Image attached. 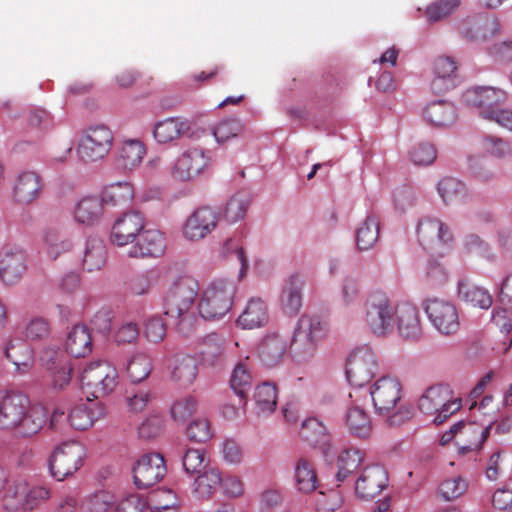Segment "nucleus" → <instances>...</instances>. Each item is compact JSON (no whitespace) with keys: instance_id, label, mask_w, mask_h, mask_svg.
I'll use <instances>...</instances> for the list:
<instances>
[{"instance_id":"nucleus-1","label":"nucleus","mask_w":512,"mask_h":512,"mask_svg":"<svg viewBox=\"0 0 512 512\" xmlns=\"http://www.w3.org/2000/svg\"><path fill=\"white\" fill-rule=\"evenodd\" d=\"M47 410L32 403L28 395L17 390L0 391V430L21 438L38 434L47 423Z\"/></svg>"},{"instance_id":"nucleus-2","label":"nucleus","mask_w":512,"mask_h":512,"mask_svg":"<svg viewBox=\"0 0 512 512\" xmlns=\"http://www.w3.org/2000/svg\"><path fill=\"white\" fill-rule=\"evenodd\" d=\"M199 290L198 282L189 276L176 279L168 289L164 299V310L178 331L188 335L194 326L196 317L194 303Z\"/></svg>"},{"instance_id":"nucleus-3","label":"nucleus","mask_w":512,"mask_h":512,"mask_svg":"<svg viewBox=\"0 0 512 512\" xmlns=\"http://www.w3.org/2000/svg\"><path fill=\"white\" fill-rule=\"evenodd\" d=\"M396 307L385 291L371 290L363 298L359 320L373 335L387 337L395 329Z\"/></svg>"},{"instance_id":"nucleus-4","label":"nucleus","mask_w":512,"mask_h":512,"mask_svg":"<svg viewBox=\"0 0 512 512\" xmlns=\"http://www.w3.org/2000/svg\"><path fill=\"white\" fill-rule=\"evenodd\" d=\"M82 390L95 399L103 398L115 391L119 384L117 368L105 360L88 363L80 376Z\"/></svg>"},{"instance_id":"nucleus-5","label":"nucleus","mask_w":512,"mask_h":512,"mask_svg":"<svg viewBox=\"0 0 512 512\" xmlns=\"http://www.w3.org/2000/svg\"><path fill=\"white\" fill-rule=\"evenodd\" d=\"M236 287L227 279H216L202 292L198 311L207 320L220 319L232 308Z\"/></svg>"},{"instance_id":"nucleus-6","label":"nucleus","mask_w":512,"mask_h":512,"mask_svg":"<svg viewBox=\"0 0 512 512\" xmlns=\"http://www.w3.org/2000/svg\"><path fill=\"white\" fill-rule=\"evenodd\" d=\"M419 410L433 416V423L441 424L461 408V399L454 397L448 385L428 387L418 400Z\"/></svg>"},{"instance_id":"nucleus-7","label":"nucleus","mask_w":512,"mask_h":512,"mask_svg":"<svg viewBox=\"0 0 512 512\" xmlns=\"http://www.w3.org/2000/svg\"><path fill=\"white\" fill-rule=\"evenodd\" d=\"M85 459L86 449L81 443L64 442L55 448L49 458V473L56 481H64L83 467Z\"/></svg>"},{"instance_id":"nucleus-8","label":"nucleus","mask_w":512,"mask_h":512,"mask_svg":"<svg viewBox=\"0 0 512 512\" xmlns=\"http://www.w3.org/2000/svg\"><path fill=\"white\" fill-rule=\"evenodd\" d=\"M422 307L430 324L438 333L450 336L458 332L460 318L453 301L431 297L422 302Z\"/></svg>"},{"instance_id":"nucleus-9","label":"nucleus","mask_w":512,"mask_h":512,"mask_svg":"<svg viewBox=\"0 0 512 512\" xmlns=\"http://www.w3.org/2000/svg\"><path fill=\"white\" fill-rule=\"evenodd\" d=\"M113 139V133L107 126L89 127L81 135L76 153L79 159L85 163L101 160L110 152Z\"/></svg>"},{"instance_id":"nucleus-10","label":"nucleus","mask_w":512,"mask_h":512,"mask_svg":"<svg viewBox=\"0 0 512 512\" xmlns=\"http://www.w3.org/2000/svg\"><path fill=\"white\" fill-rule=\"evenodd\" d=\"M379 369L375 352L367 347L355 349L346 365L347 379L351 385L362 387L369 383Z\"/></svg>"},{"instance_id":"nucleus-11","label":"nucleus","mask_w":512,"mask_h":512,"mask_svg":"<svg viewBox=\"0 0 512 512\" xmlns=\"http://www.w3.org/2000/svg\"><path fill=\"white\" fill-rule=\"evenodd\" d=\"M370 396L379 415H388L398 405L402 397V384L397 377L383 376L370 387Z\"/></svg>"},{"instance_id":"nucleus-12","label":"nucleus","mask_w":512,"mask_h":512,"mask_svg":"<svg viewBox=\"0 0 512 512\" xmlns=\"http://www.w3.org/2000/svg\"><path fill=\"white\" fill-rule=\"evenodd\" d=\"M210 164V158L201 148H189L182 152L170 167V176L180 182L192 181Z\"/></svg>"},{"instance_id":"nucleus-13","label":"nucleus","mask_w":512,"mask_h":512,"mask_svg":"<svg viewBox=\"0 0 512 512\" xmlns=\"http://www.w3.org/2000/svg\"><path fill=\"white\" fill-rule=\"evenodd\" d=\"M28 269L24 250L15 244H5L0 248V281L13 286L21 281Z\"/></svg>"},{"instance_id":"nucleus-14","label":"nucleus","mask_w":512,"mask_h":512,"mask_svg":"<svg viewBox=\"0 0 512 512\" xmlns=\"http://www.w3.org/2000/svg\"><path fill=\"white\" fill-rule=\"evenodd\" d=\"M219 212L210 206H201L195 209L183 225V236L186 240L197 242L206 238L217 227Z\"/></svg>"},{"instance_id":"nucleus-15","label":"nucleus","mask_w":512,"mask_h":512,"mask_svg":"<svg viewBox=\"0 0 512 512\" xmlns=\"http://www.w3.org/2000/svg\"><path fill=\"white\" fill-rule=\"evenodd\" d=\"M416 235L420 245L431 251H438L453 240L449 227L434 217L420 219L416 226Z\"/></svg>"},{"instance_id":"nucleus-16","label":"nucleus","mask_w":512,"mask_h":512,"mask_svg":"<svg viewBox=\"0 0 512 512\" xmlns=\"http://www.w3.org/2000/svg\"><path fill=\"white\" fill-rule=\"evenodd\" d=\"M165 474V460L158 453L143 455L133 467L134 483L139 489H146L155 485Z\"/></svg>"},{"instance_id":"nucleus-17","label":"nucleus","mask_w":512,"mask_h":512,"mask_svg":"<svg viewBox=\"0 0 512 512\" xmlns=\"http://www.w3.org/2000/svg\"><path fill=\"white\" fill-rule=\"evenodd\" d=\"M145 227V219L137 211L124 213L114 223L111 230V242L119 247L135 241Z\"/></svg>"},{"instance_id":"nucleus-18","label":"nucleus","mask_w":512,"mask_h":512,"mask_svg":"<svg viewBox=\"0 0 512 512\" xmlns=\"http://www.w3.org/2000/svg\"><path fill=\"white\" fill-rule=\"evenodd\" d=\"M395 328L404 339H420L423 334V328L418 308L410 302L397 303Z\"/></svg>"},{"instance_id":"nucleus-19","label":"nucleus","mask_w":512,"mask_h":512,"mask_svg":"<svg viewBox=\"0 0 512 512\" xmlns=\"http://www.w3.org/2000/svg\"><path fill=\"white\" fill-rule=\"evenodd\" d=\"M505 99L506 92L493 87H473L466 90L463 94L464 102L468 106L479 108V114L483 118L486 110L493 113Z\"/></svg>"},{"instance_id":"nucleus-20","label":"nucleus","mask_w":512,"mask_h":512,"mask_svg":"<svg viewBox=\"0 0 512 512\" xmlns=\"http://www.w3.org/2000/svg\"><path fill=\"white\" fill-rule=\"evenodd\" d=\"M388 484L386 470L380 465L365 467L355 483V491L361 498H373Z\"/></svg>"},{"instance_id":"nucleus-21","label":"nucleus","mask_w":512,"mask_h":512,"mask_svg":"<svg viewBox=\"0 0 512 512\" xmlns=\"http://www.w3.org/2000/svg\"><path fill=\"white\" fill-rule=\"evenodd\" d=\"M342 421L348 433L355 438L367 439L372 434L373 423L369 413L356 404L346 408Z\"/></svg>"},{"instance_id":"nucleus-22","label":"nucleus","mask_w":512,"mask_h":512,"mask_svg":"<svg viewBox=\"0 0 512 512\" xmlns=\"http://www.w3.org/2000/svg\"><path fill=\"white\" fill-rule=\"evenodd\" d=\"M139 241L128 251L129 257H158L165 251V237L162 232L156 229L142 231Z\"/></svg>"},{"instance_id":"nucleus-23","label":"nucleus","mask_w":512,"mask_h":512,"mask_svg":"<svg viewBox=\"0 0 512 512\" xmlns=\"http://www.w3.org/2000/svg\"><path fill=\"white\" fill-rule=\"evenodd\" d=\"M268 322L269 308L260 297H251L236 321L239 327L247 330L264 327Z\"/></svg>"},{"instance_id":"nucleus-24","label":"nucleus","mask_w":512,"mask_h":512,"mask_svg":"<svg viewBox=\"0 0 512 512\" xmlns=\"http://www.w3.org/2000/svg\"><path fill=\"white\" fill-rule=\"evenodd\" d=\"M190 130V123L182 117H167L153 126V137L159 144H169L179 140Z\"/></svg>"},{"instance_id":"nucleus-25","label":"nucleus","mask_w":512,"mask_h":512,"mask_svg":"<svg viewBox=\"0 0 512 512\" xmlns=\"http://www.w3.org/2000/svg\"><path fill=\"white\" fill-rule=\"evenodd\" d=\"M457 64L453 58L440 56L433 63L434 78L431 81V89L436 94H441L454 85Z\"/></svg>"},{"instance_id":"nucleus-26","label":"nucleus","mask_w":512,"mask_h":512,"mask_svg":"<svg viewBox=\"0 0 512 512\" xmlns=\"http://www.w3.org/2000/svg\"><path fill=\"white\" fill-rule=\"evenodd\" d=\"M288 348L287 339L278 332L267 333L259 345V356L266 366L281 362Z\"/></svg>"},{"instance_id":"nucleus-27","label":"nucleus","mask_w":512,"mask_h":512,"mask_svg":"<svg viewBox=\"0 0 512 512\" xmlns=\"http://www.w3.org/2000/svg\"><path fill=\"white\" fill-rule=\"evenodd\" d=\"M193 477L194 480L191 484L192 493L199 500L210 499L222 482L220 470L213 465Z\"/></svg>"},{"instance_id":"nucleus-28","label":"nucleus","mask_w":512,"mask_h":512,"mask_svg":"<svg viewBox=\"0 0 512 512\" xmlns=\"http://www.w3.org/2000/svg\"><path fill=\"white\" fill-rule=\"evenodd\" d=\"M6 357L14 364L18 373H28L34 366L35 358L30 345L19 339L10 340L5 349Z\"/></svg>"},{"instance_id":"nucleus-29","label":"nucleus","mask_w":512,"mask_h":512,"mask_svg":"<svg viewBox=\"0 0 512 512\" xmlns=\"http://www.w3.org/2000/svg\"><path fill=\"white\" fill-rule=\"evenodd\" d=\"M105 415V408L100 402L80 405L68 414V423L76 430H85Z\"/></svg>"},{"instance_id":"nucleus-30","label":"nucleus","mask_w":512,"mask_h":512,"mask_svg":"<svg viewBox=\"0 0 512 512\" xmlns=\"http://www.w3.org/2000/svg\"><path fill=\"white\" fill-rule=\"evenodd\" d=\"M66 351L76 357H86L92 351V337L87 326L77 324L68 332L65 340Z\"/></svg>"},{"instance_id":"nucleus-31","label":"nucleus","mask_w":512,"mask_h":512,"mask_svg":"<svg viewBox=\"0 0 512 512\" xmlns=\"http://www.w3.org/2000/svg\"><path fill=\"white\" fill-rule=\"evenodd\" d=\"M303 281L298 275H291L285 282L280 296V305L287 315H295L302 307Z\"/></svg>"},{"instance_id":"nucleus-32","label":"nucleus","mask_w":512,"mask_h":512,"mask_svg":"<svg viewBox=\"0 0 512 512\" xmlns=\"http://www.w3.org/2000/svg\"><path fill=\"white\" fill-rule=\"evenodd\" d=\"M460 31L465 38L470 40L486 38L499 31V23L492 16L471 18L461 24Z\"/></svg>"},{"instance_id":"nucleus-33","label":"nucleus","mask_w":512,"mask_h":512,"mask_svg":"<svg viewBox=\"0 0 512 512\" xmlns=\"http://www.w3.org/2000/svg\"><path fill=\"white\" fill-rule=\"evenodd\" d=\"M198 360L191 355H178L174 359L171 378L180 386H190L198 375Z\"/></svg>"},{"instance_id":"nucleus-34","label":"nucleus","mask_w":512,"mask_h":512,"mask_svg":"<svg viewBox=\"0 0 512 512\" xmlns=\"http://www.w3.org/2000/svg\"><path fill=\"white\" fill-rule=\"evenodd\" d=\"M146 154L143 142L136 139L125 140L118 151L117 163L124 170L137 168Z\"/></svg>"},{"instance_id":"nucleus-35","label":"nucleus","mask_w":512,"mask_h":512,"mask_svg":"<svg viewBox=\"0 0 512 512\" xmlns=\"http://www.w3.org/2000/svg\"><path fill=\"white\" fill-rule=\"evenodd\" d=\"M102 212L103 205L100 199L93 196H86L76 203L73 217L77 223L90 226L100 219Z\"/></svg>"},{"instance_id":"nucleus-36","label":"nucleus","mask_w":512,"mask_h":512,"mask_svg":"<svg viewBox=\"0 0 512 512\" xmlns=\"http://www.w3.org/2000/svg\"><path fill=\"white\" fill-rule=\"evenodd\" d=\"M362 299V285L359 279L347 276L340 285L337 301L341 308L348 312H354Z\"/></svg>"},{"instance_id":"nucleus-37","label":"nucleus","mask_w":512,"mask_h":512,"mask_svg":"<svg viewBox=\"0 0 512 512\" xmlns=\"http://www.w3.org/2000/svg\"><path fill=\"white\" fill-rule=\"evenodd\" d=\"M134 189L128 182H115L106 185L101 192L102 205L106 206H123L132 200Z\"/></svg>"},{"instance_id":"nucleus-38","label":"nucleus","mask_w":512,"mask_h":512,"mask_svg":"<svg viewBox=\"0 0 512 512\" xmlns=\"http://www.w3.org/2000/svg\"><path fill=\"white\" fill-rule=\"evenodd\" d=\"M458 294L461 300L473 307L488 309L493 303L489 291L468 281H461L458 285Z\"/></svg>"},{"instance_id":"nucleus-39","label":"nucleus","mask_w":512,"mask_h":512,"mask_svg":"<svg viewBox=\"0 0 512 512\" xmlns=\"http://www.w3.org/2000/svg\"><path fill=\"white\" fill-rule=\"evenodd\" d=\"M125 371L131 382L140 383L151 374L152 359L145 352L135 351L127 359Z\"/></svg>"},{"instance_id":"nucleus-40","label":"nucleus","mask_w":512,"mask_h":512,"mask_svg":"<svg viewBox=\"0 0 512 512\" xmlns=\"http://www.w3.org/2000/svg\"><path fill=\"white\" fill-rule=\"evenodd\" d=\"M365 453L358 448H344L337 456V473L338 481H344L350 474L358 469L363 463Z\"/></svg>"},{"instance_id":"nucleus-41","label":"nucleus","mask_w":512,"mask_h":512,"mask_svg":"<svg viewBox=\"0 0 512 512\" xmlns=\"http://www.w3.org/2000/svg\"><path fill=\"white\" fill-rule=\"evenodd\" d=\"M437 191L445 204H455L469 197L466 185L453 177H444L437 184Z\"/></svg>"},{"instance_id":"nucleus-42","label":"nucleus","mask_w":512,"mask_h":512,"mask_svg":"<svg viewBox=\"0 0 512 512\" xmlns=\"http://www.w3.org/2000/svg\"><path fill=\"white\" fill-rule=\"evenodd\" d=\"M41 190L39 177L33 172H26L19 176L14 187V198L20 203H31Z\"/></svg>"},{"instance_id":"nucleus-43","label":"nucleus","mask_w":512,"mask_h":512,"mask_svg":"<svg viewBox=\"0 0 512 512\" xmlns=\"http://www.w3.org/2000/svg\"><path fill=\"white\" fill-rule=\"evenodd\" d=\"M294 332L319 344L328 330L319 316L305 314L300 317Z\"/></svg>"},{"instance_id":"nucleus-44","label":"nucleus","mask_w":512,"mask_h":512,"mask_svg":"<svg viewBox=\"0 0 512 512\" xmlns=\"http://www.w3.org/2000/svg\"><path fill=\"white\" fill-rule=\"evenodd\" d=\"M424 117L432 125L447 126L455 120V108L449 102L434 101L425 107Z\"/></svg>"},{"instance_id":"nucleus-45","label":"nucleus","mask_w":512,"mask_h":512,"mask_svg":"<svg viewBox=\"0 0 512 512\" xmlns=\"http://www.w3.org/2000/svg\"><path fill=\"white\" fill-rule=\"evenodd\" d=\"M379 238V222L374 216H367L356 230L355 240L358 250L372 249Z\"/></svg>"},{"instance_id":"nucleus-46","label":"nucleus","mask_w":512,"mask_h":512,"mask_svg":"<svg viewBox=\"0 0 512 512\" xmlns=\"http://www.w3.org/2000/svg\"><path fill=\"white\" fill-rule=\"evenodd\" d=\"M106 263V248L101 239L91 238L87 240L83 266L87 271L101 269Z\"/></svg>"},{"instance_id":"nucleus-47","label":"nucleus","mask_w":512,"mask_h":512,"mask_svg":"<svg viewBox=\"0 0 512 512\" xmlns=\"http://www.w3.org/2000/svg\"><path fill=\"white\" fill-rule=\"evenodd\" d=\"M294 478L298 490L302 493H311L317 488L315 470L306 459H300L296 463Z\"/></svg>"},{"instance_id":"nucleus-48","label":"nucleus","mask_w":512,"mask_h":512,"mask_svg":"<svg viewBox=\"0 0 512 512\" xmlns=\"http://www.w3.org/2000/svg\"><path fill=\"white\" fill-rule=\"evenodd\" d=\"M254 400L258 410V414L272 413L277 404L276 386L270 382H264L255 389Z\"/></svg>"},{"instance_id":"nucleus-49","label":"nucleus","mask_w":512,"mask_h":512,"mask_svg":"<svg viewBox=\"0 0 512 512\" xmlns=\"http://www.w3.org/2000/svg\"><path fill=\"white\" fill-rule=\"evenodd\" d=\"M249 200L243 193L233 195L226 203L222 215L226 222L235 224L243 220L247 214Z\"/></svg>"},{"instance_id":"nucleus-50","label":"nucleus","mask_w":512,"mask_h":512,"mask_svg":"<svg viewBox=\"0 0 512 512\" xmlns=\"http://www.w3.org/2000/svg\"><path fill=\"white\" fill-rule=\"evenodd\" d=\"M184 471L189 476H194L211 466L210 458L203 449H187L182 457Z\"/></svg>"},{"instance_id":"nucleus-51","label":"nucleus","mask_w":512,"mask_h":512,"mask_svg":"<svg viewBox=\"0 0 512 512\" xmlns=\"http://www.w3.org/2000/svg\"><path fill=\"white\" fill-rule=\"evenodd\" d=\"M318 345V343L294 332L290 344L293 359L298 363L311 360L316 354Z\"/></svg>"},{"instance_id":"nucleus-52","label":"nucleus","mask_w":512,"mask_h":512,"mask_svg":"<svg viewBox=\"0 0 512 512\" xmlns=\"http://www.w3.org/2000/svg\"><path fill=\"white\" fill-rule=\"evenodd\" d=\"M492 421L490 420L486 425H478L474 422H466L459 421L456 424H461L459 426L458 434H461L465 437H473L474 440L470 443V445L463 446L462 449H472L480 447L483 442L487 439L489 434V429L492 425Z\"/></svg>"},{"instance_id":"nucleus-53","label":"nucleus","mask_w":512,"mask_h":512,"mask_svg":"<svg viewBox=\"0 0 512 512\" xmlns=\"http://www.w3.org/2000/svg\"><path fill=\"white\" fill-rule=\"evenodd\" d=\"M44 244L45 253L52 260H55L61 255L69 252L72 248V243L69 239L62 237L59 233L53 230L45 232Z\"/></svg>"},{"instance_id":"nucleus-54","label":"nucleus","mask_w":512,"mask_h":512,"mask_svg":"<svg viewBox=\"0 0 512 512\" xmlns=\"http://www.w3.org/2000/svg\"><path fill=\"white\" fill-rule=\"evenodd\" d=\"M244 130L243 122L238 118L223 119L213 129L216 141L224 144L239 136Z\"/></svg>"},{"instance_id":"nucleus-55","label":"nucleus","mask_w":512,"mask_h":512,"mask_svg":"<svg viewBox=\"0 0 512 512\" xmlns=\"http://www.w3.org/2000/svg\"><path fill=\"white\" fill-rule=\"evenodd\" d=\"M46 366L51 373L53 389L62 390L70 383L71 367L66 362L55 358L51 364L48 361Z\"/></svg>"},{"instance_id":"nucleus-56","label":"nucleus","mask_w":512,"mask_h":512,"mask_svg":"<svg viewBox=\"0 0 512 512\" xmlns=\"http://www.w3.org/2000/svg\"><path fill=\"white\" fill-rule=\"evenodd\" d=\"M251 384L252 377L247 367L242 363L237 364L230 378V385L233 391L240 398H244L250 390Z\"/></svg>"},{"instance_id":"nucleus-57","label":"nucleus","mask_w":512,"mask_h":512,"mask_svg":"<svg viewBox=\"0 0 512 512\" xmlns=\"http://www.w3.org/2000/svg\"><path fill=\"white\" fill-rule=\"evenodd\" d=\"M25 497L26 484L24 482H14L4 495V505L12 511H24Z\"/></svg>"},{"instance_id":"nucleus-58","label":"nucleus","mask_w":512,"mask_h":512,"mask_svg":"<svg viewBox=\"0 0 512 512\" xmlns=\"http://www.w3.org/2000/svg\"><path fill=\"white\" fill-rule=\"evenodd\" d=\"M460 0H438L426 8V16L430 22H437L452 14L459 6Z\"/></svg>"},{"instance_id":"nucleus-59","label":"nucleus","mask_w":512,"mask_h":512,"mask_svg":"<svg viewBox=\"0 0 512 512\" xmlns=\"http://www.w3.org/2000/svg\"><path fill=\"white\" fill-rule=\"evenodd\" d=\"M52 496L51 489L46 485H34L30 489L26 488V497L24 502V511H32Z\"/></svg>"},{"instance_id":"nucleus-60","label":"nucleus","mask_w":512,"mask_h":512,"mask_svg":"<svg viewBox=\"0 0 512 512\" xmlns=\"http://www.w3.org/2000/svg\"><path fill=\"white\" fill-rule=\"evenodd\" d=\"M113 504L114 496L106 490L96 491L85 500L87 512H107Z\"/></svg>"},{"instance_id":"nucleus-61","label":"nucleus","mask_w":512,"mask_h":512,"mask_svg":"<svg viewBox=\"0 0 512 512\" xmlns=\"http://www.w3.org/2000/svg\"><path fill=\"white\" fill-rule=\"evenodd\" d=\"M482 150L495 158H505L512 154V147L509 142L493 137L487 136L481 142Z\"/></svg>"},{"instance_id":"nucleus-62","label":"nucleus","mask_w":512,"mask_h":512,"mask_svg":"<svg viewBox=\"0 0 512 512\" xmlns=\"http://www.w3.org/2000/svg\"><path fill=\"white\" fill-rule=\"evenodd\" d=\"M463 245L468 252L476 253L491 262L496 260V254L490 245L476 234L467 235Z\"/></svg>"},{"instance_id":"nucleus-63","label":"nucleus","mask_w":512,"mask_h":512,"mask_svg":"<svg viewBox=\"0 0 512 512\" xmlns=\"http://www.w3.org/2000/svg\"><path fill=\"white\" fill-rule=\"evenodd\" d=\"M149 508L147 499L139 494H129L115 503L114 512H145Z\"/></svg>"},{"instance_id":"nucleus-64","label":"nucleus","mask_w":512,"mask_h":512,"mask_svg":"<svg viewBox=\"0 0 512 512\" xmlns=\"http://www.w3.org/2000/svg\"><path fill=\"white\" fill-rule=\"evenodd\" d=\"M50 334L49 322L42 318L36 317L31 319L24 330V335L29 341H41L48 338Z\"/></svg>"}]
</instances>
